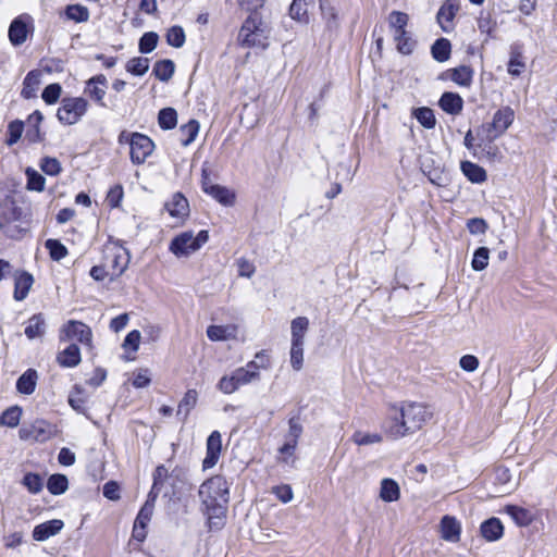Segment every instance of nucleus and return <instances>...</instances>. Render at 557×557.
Here are the masks:
<instances>
[{
	"label": "nucleus",
	"instance_id": "obj_1",
	"mask_svg": "<svg viewBox=\"0 0 557 557\" xmlns=\"http://www.w3.org/2000/svg\"><path fill=\"white\" fill-rule=\"evenodd\" d=\"M431 416V411L423 404L404 403L400 407L391 408L384 428L392 438L398 440L420 430Z\"/></svg>",
	"mask_w": 557,
	"mask_h": 557
},
{
	"label": "nucleus",
	"instance_id": "obj_2",
	"mask_svg": "<svg viewBox=\"0 0 557 557\" xmlns=\"http://www.w3.org/2000/svg\"><path fill=\"white\" fill-rule=\"evenodd\" d=\"M199 497L206 508L210 529H221L230 499V486L225 478L214 475L205 481L200 485Z\"/></svg>",
	"mask_w": 557,
	"mask_h": 557
},
{
	"label": "nucleus",
	"instance_id": "obj_3",
	"mask_svg": "<svg viewBox=\"0 0 557 557\" xmlns=\"http://www.w3.org/2000/svg\"><path fill=\"white\" fill-rule=\"evenodd\" d=\"M209 240V233L200 231L196 236L191 231L175 236L169 246L170 251L177 258L188 257L199 250Z\"/></svg>",
	"mask_w": 557,
	"mask_h": 557
},
{
	"label": "nucleus",
	"instance_id": "obj_4",
	"mask_svg": "<svg viewBox=\"0 0 557 557\" xmlns=\"http://www.w3.org/2000/svg\"><path fill=\"white\" fill-rule=\"evenodd\" d=\"M88 102L82 97L63 98L57 116L62 124L73 125L86 113Z\"/></svg>",
	"mask_w": 557,
	"mask_h": 557
},
{
	"label": "nucleus",
	"instance_id": "obj_5",
	"mask_svg": "<svg viewBox=\"0 0 557 557\" xmlns=\"http://www.w3.org/2000/svg\"><path fill=\"white\" fill-rule=\"evenodd\" d=\"M256 381V373L245 370L243 367L237 368L231 374L223 375L218 382V389L226 395L235 393L244 385H248Z\"/></svg>",
	"mask_w": 557,
	"mask_h": 557
},
{
	"label": "nucleus",
	"instance_id": "obj_6",
	"mask_svg": "<svg viewBox=\"0 0 557 557\" xmlns=\"http://www.w3.org/2000/svg\"><path fill=\"white\" fill-rule=\"evenodd\" d=\"M515 121V111L510 107H503L497 110L490 124L483 126L486 131V138L493 141L497 137L505 134Z\"/></svg>",
	"mask_w": 557,
	"mask_h": 557
},
{
	"label": "nucleus",
	"instance_id": "obj_7",
	"mask_svg": "<svg viewBox=\"0 0 557 557\" xmlns=\"http://www.w3.org/2000/svg\"><path fill=\"white\" fill-rule=\"evenodd\" d=\"M128 143L131 146V160L134 164H143L154 150L153 141L141 133H133Z\"/></svg>",
	"mask_w": 557,
	"mask_h": 557
},
{
	"label": "nucleus",
	"instance_id": "obj_8",
	"mask_svg": "<svg viewBox=\"0 0 557 557\" xmlns=\"http://www.w3.org/2000/svg\"><path fill=\"white\" fill-rule=\"evenodd\" d=\"M30 29H33V17L29 14L18 15L9 26L10 42L15 47L22 46L26 41Z\"/></svg>",
	"mask_w": 557,
	"mask_h": 557
},
{
	"label": "nucleus",
	"instance_id": "obj_9",
	"mask_svg": "<svg viewBox=\"0 0 557 557\" xmlns=\"http://www.w3.org/2000/svg\"><path fill=\"white\" fill-rule=\"evenodd\" d=\"M60 341H77L82 344H89L91 341V331L89 326L83 322L69 321L61 330Z\"/></svg>",
	"mask_w": 557,
	"mask_h": 557
},
{
	"label": "nucleus",
	"instance_id": "obj_10",
	"mask_svg": "<svg viewBox=\"0 0 557 557\" xmlns=\"http://www.w3.org/2000/svg\"><path fill=\"white\" fill-rule=\"evenodd\" d=\"M260 24L257 15H251L245 21L238 34V40L242 45L253 47L260 44L262 33Z\"/></svg>",
	"mask_w": 557,
	"mask_h": 557
},
{
	"label": "nucleus",
	"instance_id": "obj_11",
	"mask_svg": "<svg viewBox=\"0 0 557 557\" xmlns=\"http://www.w3.org/2000/svg\"><path fill=\"white\" fill-rule=\"evenodd\" d=\"M206 457L202 461L203 470L213 468L221 456L222 451V436L219 431H213L207 438Z\"/></svg>",
	"mask_w": 557,
	"mask_h": 557
},
{
	"label": "nucleus",
	"instance_id": "obj_12",
	"mask_svg": "<svg viewBox=\"0 0 557 557\" xmlns=\"http://www.w3.org/2000/svg\"><path fill=\"white\" fill-rule=\"evenodd\" d=\"M164 208L170 216L175 219L177 224L182 223L189 214L188 201L181 193L174 194L172 198L165 202Z\"/></svg>",
	"mask_w": 557,
	"mask_h": 557
},
{
	"label": "nucleus",
	"instance_id": "obj_13",
	"mask_svg": "<svg viewBox=\"0 0 557 557\" xmlns=\"http://www.w3.org/2000/svg\"><path fill=\"white\" fill-rule=\"evenodd\" d=\"M441 537L450 543H457L460 541L461 524L453 516H444L441 520Z\"/></svg>",
	"mask_w": 557,
	"mask_h": 557
},
{
	"label": "nucleus",
	"instance_id": "obj_14",
	"mask_svg": "<svg viewBox=\"0 0 557 557\" xmlns=\"http://www.w3.org/2000/svg\"><path fill=\"white\" fill-rule=\"evenodd\" d=\"M64 527V523L60 519H53L40 523L34 528L33 539L38 542H44L51 536L58 534Z\"/></svg>",
	"mask_w": 557,
	"mask_h": 557
},
{
	"label": "nucleus",
	"instance_id": "obj_15",
	"mask_svg": "<svg viewBox=\"0 0 557 557\" xmlns=\"http://www.w3.org/2000/svg\"><path fill=\"white\" fill-rule=\"evenodd\" d=\"M46 332L47 323L42 313H36L26 321L24 333L28 339L42 338Z\"/></svg>",
	"mask_w": 557,
	"mask_h": 557
},
{
	"label": "nucleus",
	"instance_id": "obj_16",
	"mask_svg": "<svg viewBox=\"0 0 557 557\" xmlns=\"http://www.w3.org/2000/svg\"><path fill=\"white\" fill-rule=\"evenodd\" d=\"M107 77L102 74L96 75L87 81L85 92L95 99L101 106H104L103 98L107 89Z\"/></svg>",
	"mask_w": 557,
	"mask_h": 557
},
{
	"label": "nucleus",
	"instance_id": "obj_17",
	"mask_svg": "<svg viewBox=\"0 0 557 557\" xmlns=\"http://www.w3.org/2000/svg\"><path fill=\"white\" fill-rule=\"evenodd\" d=\"M39 375L35 369H27L16 381V391L22 395H32L37 386Z\"/></svg>",
	"mask_w": 557,
	"mask_h": 557
},
{
	"label": "nucleus",
	"instance_id": "obj_18",
	"mask_svg": "<svg viewBox=\"0 0 557 557\" xmlns=\"http://www.w3.org/2000/svg\"><path fill=\"white\" fill-rule=\"evenodd\" d=\"M458 11V5L451 0H447L438 10L437 22L441 28L448 33L453 29V20Z\"/></svg>",
	"mask_w": 557,
	"mask_h": 557
},
{
	"label": "nucleus",
	"instance_id": "obj_19",
	"mask_svg": "<svg viewBox=\"0 0 557 557\" xmlns=\"http://www.w3.org/2000/svg\"><path fill=\"white\" fill-rule=\"evenodd\" d=\"M34 283L33 275L28 272H20L15 275L13 297L16 301L24 300Z\"/></svg>",
	"mask_w": 557,
	"mask_h": 557
},
{
	"label": "nucleus",
	"instance_id": "obj_20",
	"mask_svg": "<svg viewBox=\"0 0 557 557\" xmlns=\"http://www.w3.org/2000/svg\"><path fill=\"white\" fill-rule=\"evenodd\" d=\"M129 263L128 252L122 248L115 249L111 255L109 268L111 270V276L117 277L122 275L127 269Z\"/></svg>",
	"mask_w": 557,
	"mask_h": 557
},
{
	"label": "nucleus",
	"instance_id": "obj_21",
	"mask_svg": "<svg viewBox=\"0 0 557 557\" xmlns=\"http://www.w3.org/2000/svg\"><path fill=\"white\" fill-rule=\"evenodd\" d=\"M481 535L488 542L499 540L504 534V527L499 519L490 518L480 528Z\"/></svg>",
	"mask_w": 557,
	"mask_h": 557
},
{
	"label": "nucleus",
	"instance_id": "obj_22",
	"mask_svg": "<svg viewBox=\"0 0 557 557\" xmlns=\"http://www.w3.org/2000/svg\"><path fill=\"white\" fill-rule=\"evenodd\" d=\"M57 362L63 368H74L81 362V351L76 344H71L57 356Z\"/></svg>",
	"mask_w": 557,
	"mask_h": 557
},
{
	"label": "nucleus",
	"instance_id": "obj_23",
	"mask_svg": "<svg viewBox=\"0 0 557 557\" xmlns=\"http://www.w3.org/2000/svg\"><path fill=\"white\" fill-rule=\"evenodd\" d=\"M235 325H210L207 329V336L212 342L228 341L236 337Z\"/></svg>",
	"mask_w": 557,
	"mask_h": 557
},
{
	"label": "nucleus",
	"instance_id": "obj_24",
	"mask_svg": "<svg viewBox=\"0 0 557 557\" xmlns=\"http://www.w3.org/2000/svg\"><path fill=\"white\" fill-rule=\"evenodd\" d=\"M438 104L443 111L455 115L461 112L463 101L458 94L444 92L440 98Z\"/></svg>",
	"mask_w": 557,
	"mask_h": 557
},
{
	"label": "nucleus",
	"instance_id": "obj_25",
	"mask_svg": "<svg viewBox=\"0 0 557 557\" xmlns=\"http://www.w3.org/2000/svg\"><path fill=\"white\" fill-rule=\"evenodd\" d=\"M400 497L398 483L393 479H383L380 487V498L385 503H393Z\"/></svg>",
	"mask_w": 557,
	"mask_h": 557
},
{
	"label": "nucleus",
	"instance_id": "obj_26",
	"mask_svg": "<svg viewBox=\"0 0 557 557\" xmlns=\"http://www.w3.org/2000/svg\"><path fill=\"white\" fill-rule=\"evenodd\" d=\"M309 329V319L306 317H297L292 320L290 334L292 343L305 344V335Z\"/></svg>",
	"mask_w": 557,
	"mask_h": 557
},
{
	"label": "nucleus",
	"instance_id": "obj_27",
	"mask_svg": "<svg viewBox=\"0 0 557 557\" xmlns=\"http://www.w3.org/2000/svg\"><path fill=\"white\" fill-rule=\"evenodd\" d=\"M198 401V393L196 389H188L178 404L176 414L185 421L189 412L195 408Z\"/></svg>",
	"mask_w": 557,
	"mask_h": 557
},
{
	"label": "nucleus",
	"instance_id": "obj_28",
	"mask_svg": "<svg viewBox=\"0 0 557 557\" xmlns=\"http://www.w3.org/2000/svg\"><path fill=\"white\" fill-rule=\"evenodd\" d=\"M320 9L326 28L330 30L337 29L339 27V20L336 9L327 0H320Z\"/></svg>",
	"mask_w": 557,
	"mask_h": 557
},
{
	"label": "nucleus",
	"instance_id": "obj_29",
	"mask_svg": "<svg viewBox=\"0 0 557 557\" xmlns=\"http://www.w3.org/2000/svg\"><path fill=\"white\" fill-rule=\"evenodd\" d=\"M461 171L465 176L472 183H483L486 181L485 170L470 161L461 162Z\"/></svg>",
	"mask_w": 557,
	"mask_h": 557
},
{
	"label": "nucleus",
	"instance_id": "obj_30",
	"mask_svg": "<svg viewBox=\"0 0 557 557\" xmlns=\"http://www.w3.org/2000/svg\"><path fill=\"white\" fill-rule=\"evenodd\" d=\"M40 84V73L38 71H30L23 82L22 97L30 99L36 97L38 86Z\"/></svg>",
	"mask_w": 557,
	"mask_h": 557
},
{
	"label": "nucleus",
	"instance_id": "obj_31",
	"mask_svg": "<svg viewBox=\"0 0 557 557\" xmlns=\"http://www.w3.org/2000/svg\"><path fill=\"white\" fill-rule=\"evenodd\" d=\"M206 194L210 195L216 201L224 206H232L234 203V194L226 187L220 185H210L206 187Z\"/></svg>",
	"mask_w": 557,
	"mask_h": 557
},
{
	"label": "nucleus",
	"instance_id": "obj_32",
	"mask_svg": "<svg viewBox=\"0 0 557 557\" xmlns=\"http://www.w3.org/2000/svg\"><path fill=\"white\" fill-rule=\"evenodd\" d=\"M158 497H156L154 492L149 493L147 500L145 502L144 506L139 510L135 523L140 524L141 527H147L149 521L151 520L153 509H154V503Z\"/></svg>",
	"mask_w": 557,
	"mask_h": 557
},
{
	"label": "nucleus",
	"instance_id": "obj_33",
	"mask_svg": "<svg viewBox=\"0 0 557 557\" xmlns=\"http://www.w3.org/2000/svg\"><path fill=\"white\" fill-rule=\"evenodd\" d=\"M175 65L172 60L165 59L157 61L153 65V74L161 82H168L172 78Z\"/></svg>",
	"mask_w": 557,
	"mask_h": 557
},
{
	"label": "nucleus",
	"instance_id": "obj_34",
	"mask_svg": "<svg viewBox=\"0 0 557 557\" xmlns=\"http://www.w3.org/2000/svg\"><path fill=\"white\" fill-rule=\"evenodd\" d=\"M451 45L448 39L440 38L431 47V53L437 62H445L449 59Z\"/></svg>",
	"mask_w": 557,
	"mask_h": 557
},
{
	"label": "nucleus",
	"instance_id": "obj_35",
	"mask_svg": "<svg viewBox=\"0 0 557 557\" xmlns=\"http://www.w3.org/2000/svg\"><path fill=\"white\" fill-rule=\"evenodd\" d=\"M199 128V122L196 120H190L180 127L181 143L184 147L189 146L196 139Z\"/></svg>",
	"mask_w": 557,
	"mask_h": 557
},
{
	"label": "nucleus",
	"instance_id": "obj_36",
	"mask_svg": "<svg viewBox=\"0 0 557 557\" xmlns=\"http://www.w3.org/2000/svg\"><path fill=\"white\" fill-rule=\"evenodd\" d=\"M450 78L459 86L469 87L473 78V71L470 66L460 65L450 71Z\"/></svg>",
	"mask_w": 557,
	"mask_h": 557
},
{
	"label": "nucleus",
	"instance_id": "obj_37",
	"mask_svg": "<svg viewBox=\"0 0 557 557\" xmlns=\"http://www.w3.org/2000/svg\"><path fill=\"white\" fill-rule=\"evenodd\" d=\"M46 426L47 424L45 421H36L32 425L30 430H21V437L25 440L33 438L37 442H44L49 437V434L46 431Z\"/></svg>",
	"mask_w": 557,
	"mask_h": 557
},
{
	"label": "nucleus",
	"instance_id": "obj_38",
	"mask_svg": "<svg viewBox=\"0 0 557 557\" xmlns=\"http://www.w3.org/2000/svg\"><path fill=\"white\" fill-rule=\"evenodd\" d=\"M412 115L417 121L425 128L432 129L436 125V119L432 109L428 107H421L413 109Z\"/></svg>",
	"mask_w": 557,
	"mask_h": 557
},
{
	"label": "nucleus",
	"instance_id": "obj_39",
	"mask_svg": "<svg viewBox=\"0 0 557 557\" xmlns=\"http://www.w3.org/2000/svg\"><path fill=\"white\" fill-rule=\"evenodd\" d=\"M25 175L27 177L26 187H27L28 190H34V191L40 193V191H42L45 189L46 180L35 169L27 168L25 170Z\"/></svg>",
	"mask_w": 557,
	"mask_h": 557
},
{
	"label": "nucleus",
	"instance_id": "obj_40",
	"mask_svg": "<svg viewBox=\"0 0 557 557\" xmlns=\"http://www.w3.org/2000/svg\"><path fill=\"white\" fill-rule=\"evenodd\" d=\"M394 40L396 41L397 50L403 54H410L416 48V40L406 30L404 35L400 33L394 34Z\"/></svg>",
	"mask_w": 557,
	"mask_h": 557
},
{
	"label": "nucleus",
	"instance_id": "obj_41",
	"mask_svg": "<svg viewBox=\"0 0 557 557\" xmlns=\"http://www.w3.org/2000/svg\"><path fill=\"white\" fill-rule=\"evenodd\" d=\"M22 416V409L18 406H12L4 410L0 416V424L9 428L18 425Z\"/></svg>",
	"mask_w": 557,
	"mask_h": 557
},
{
	"label": "nucleus",
	"instance_id": "obj_42",
	"mask_svg": "<svg viewBox=\"0 0 557 557\" xmlns=\"http://www.w3.org/2000/svg\"><path fill=\"white\" fill-rule=\"evenodd\" d=\"M408 21V14L400 11H393L388 17V23L391 28L393 29V34L400 33V35H404V32H406Z\"/></svg>",
	"mask_w": 557,
	"mask_h": 557
},
{
	"label": "nucleus",
	"instance_id": "obj_43",
	"mask_svg": "<svg viewBox=\"0 0 557 557\" xmlns=\"http://www.w3.org/2000/svg\"><path fill=\"white\" fill-rule=\"evenodd\" d=\"M69 481L64 474H52L47 482L48 491L53 495L63 494L67 490Z\"/></svg>",
	"mask_w": 557,
	"mask_h": 557
},
{
	"label": "nucleus",
	"instance_id": "obj_44",
	"mask_svg": "<svg viewBox=\"0 0 557 557\" xmlns=\"http://www.w3.org/2000/svg\"><path fill=\"white\" fill-rule=\"evenodd\" d=\"M159 126L162 129H172L177 123V113L173 108H164L158 114Z\"/></svg>",
	"mask_w": 557,
	"mask_h": 557
},
{
	"label": "nucleus",
	"instance_id": "obj_45",
	"mask_svg": "<svg viewBox=\"0 0 557 557\" xmlns=\"http://www.w3.org/2000/svg\"><path fill=\"white\" fill-rule=\"evenodd\" d=\"M45 247L48 249L50 258L60 261L67 256V248L58 239H47Z\"/></svg>",
	"mask_w": 557,
	"mask_h": 557
},
{
	"label": "nucleus",
	"instance_id": "obj_46",
	"mask_svg": "<svg viewBox=\"0 0 557 557\" xmlns=\"http://www.w3.org/2000/svg\"><path fill=\"white\" fill-rule=\"evenodd\" d=\"M256 359H261V362L257 360L249 361L245 367V370H249L256 373V381L260 380V370L268 369L270 367L269 356L264 351H259L256 354Z\"/></svg>",
	"mask_w": 557,
	"mask_h": 557
},
{
	"label": "nucleus",
	"instance_id": "obj_47",
	"mask_svg": "<svg viewBox=\"0 0 557 557\" xmlns=\"http://www.w3.org/2000/svg\"><path fill=\"white\" fill-rule=\"evenodd\" d=\"M65 14L69 20L77 23L86 22L89 18V11L86 7L81 4H70L65 9Z\"/></svg>",
	"mask_w": 557,
	"mask_h": 557
},
{
	"label": "nucleus",
	"instance_id": "obj_48",
	"mask_svg": "<svg viewBox=\"0 0 557 557\" xmlns=\"http://www.w3.org/2000/svg\"><path fill=\"white\" fill-rule=\"evenodd\" d=\"M149 70L147 58H133L126 63V71L136 76H143Z\"/></svg>",
	"mask_w": 557,
	"mask_h": 557
},
{
	"label": "nucleus",
	"instance_id": "obj_49",
	"mask_svg": "<svg viewBox=\"0 0 557 557\" xmlns=\"http://www.w3.org/2000/svg\"><path fill=\"white\" fill-rule=\"evenodd\" d=\"M490 250L486 247H479L471 261V267L474 271H483L488 265Z\"/></svg>",
	"mask_w": 557,
	"mask_h": 557
},
{
	"label": "nucleus",
	"instance_id": "obj_50",
	"mask_svg": "<svg viewBox=\"0 0 557 557\" xmlns=\"http://www.w3.org/2000/svg\"><path fill=\"white\" fill-rule=\"evenodd\" d=\"M308 0H293L289 7V15L299 22H307Z\"/></svg>",
	"mask_w": 557,
	"mask_h": 557
},
{
	"label": "nucleus",
	"instance_id": "obj_51",
	"mask_svg": "<svg viewBox=\"0 0 557 557\" xmlns=\"http://www.w3.org/2000/svg\"><path fill=\"white\" fill-rule=\"evenodd\" d=\"M351 441L358 446L372 445L382 442V436L379 433H364L356 431Z\"/></svg>",
	"mask_w": 557,
	"mask_h": 557
},
{
	"label": "nucleus",
	"instance_id": "obj_52",
	"mask_svg": "<svg viewBox=\"0 0 557 557\" xmlns=\"http://www.w3.org/2000/svg\"><path fill=\"white\" fill-rule=\"evenodd\" d=\"M158 40H159V37H158L157 33H154V32L145 33L139 39V45H138L139 51L141 53H150L151 51H153L156 49V47L158 45Z\"/></svg>",
	"mask_w": 557,
	"mask_h": 557
},
{
	"label": "nucleus",
	"instance_id": "obj_53",
	"mask_svg": "<svg viewBox=\"0 0 557 557\" xmlns=\"http://www.w3.org/2000/svg\"><path fill=\"white\" fill-rule=\"evenodd\" d=\"M304 345L292 343L290 345V366L295 371H299L304 366Z\"/></svg>",
	"mask_w": 557,
	"mask_h": 557
},
{
	"label": "nucleus",
	"instance_id": "obj_54",
	"mask_svg": "<svg viewBox=\"0 0 557 557\" xmlns=\"http://www.w3.org/2000/svg\"><path fill=\"white\" fill-rule=\"evenodd\" d=\"M18 219L17 210L15 207L7 208L3 211V216H0V230H2L7 235L13 236V233L10 230V223L12 221H16Z\"/></svg>",
	"mask_w": 557,
	"mask_h": 557
},
{
	"label": "nucleus",
	"instance_id": "obj_55",
	"mask_svg": "<svg viewBox=\"0 0 557 557\" xmlns=\"http://www.w3.org/2000/svg\"><path fill=\"white\" fill-rule=\"evenodd\" d=\"M168 476H169V470L162 465L158 466L153 473V483H152V487L149 493L154 492L156 497H158L160 494L161 487H162L164 481L168 479Z\"/></svg>",
	"mask_w": 557,
	"mask_h": 557
},
{
	"label": "nucleus",
	"instance_id": "obj_56",
	"mask_svg": "<svg viewBox=\"0 0 557 557\" xmlns=\"http://www.w3.org/2000/svg\"><path fill=\"white\" fill-rule=\"evenodd\" d=\"M23 485L29 493L38 494L42 490L44 483L39 474L27 473L23 478Z\"/></svg>",
	"mask_w": 557,
	"mask_h": 557
},
{
	"label": "nucleus",
	"instance_id": "obj_57",
	"mask_svg": "<svg viewBox=\"0 0 557 557\" xmlns=\"http://www.w3.org/2000/svg\"><path fill=\"white\" fill-rule=\"evenodd\" d=\"M40 169L41 171L50 176H55L60 174L62 166L58 159L45 157L40 161Z\"/></svg>",
	"mask_w": 557,
	"mask_h": 557
},
{
	"label": "nucleus",
	"instance_id": "obj_58",
	"mask_svg": "<svg viewBox=\"0 0 557 557\" xmlns=\"http://www.w3.org/2000/svg\"><path fill=\"white\" fill-rule=\"evenodd\" d=\"M166 41L170 46L181 48L185 44V33L182 27L173 26L168 30Z\"/></svg>",
	"mask_w": 557,
	"mask_h": 557
},
{
	"label": "nucleus",
	"instance_id": "obj_59",
	"mask_svg": "<svg viewBox=\"0 0 557 557\" xmlns=\"http://www.w3.org/2000/svg\"><path fill=\"white\" fill-rule=\"evenodd\" d=\"M302 431L304 429L299 418H290L288 420V432L286 434V440L293 442V444H298V440L301 436Z\"/></svg>",
	"mask_w": 557,
	"mask_h": 557
},
{
	"label": "nucleus",
	"instance_id": "obj_60",
	"mask_svg": "<svg viewBox=\"0 0 557 557\" xmlns=\"http://www.w3.org/2000/svg\"><path fill=\"white\" fill-rule=\"evenodd\" d=\"M506 512L519 524L525 525L530 521V516L528 510L518 506H507Z\"/></svg>",
	"mask_w": 557,
	"mask_h": 557
},
{
	"label": "nucleus",
	"instance_id": "obj_61",
	"mask_svg": "<svg viewBox=\"0 0 557 557\" xmlns=\"http://www.w3.org/2000/svg\"><path fill=\"white\" fill-rule=\"evenodd\" d=\"M86 398L84 396L83 389L79 386L74 387V392L71 393L69 397V404L70 406L78 411L82 412L85 408Z\"/></svg>",
	"mask_w": 557,
	"mask_h": 557
},
{
	"label": "nucleus",
	"instance_id": "obj_62",
	"mask_svg": "<svg viewBox=\"0 0 557 557\" xmlns=\"http://www.w3.org/2000/svg\"><path fill=\"white\" fill-rule=\"evenodd\" d=\"M62 88L59 84H50L42 91V99L47 104H53L61 96Z\"/></svg>",
	"mask_w": 557,
	"mask_h": 557
},
{
	"label": "nucleus",
	"instance_id": "obj_63",
	"mask_svg": "<svg viewBox=\"0 0 557 557\" xmlns=\"http://www.w3.org/2000/svg\"><path fill=\"white\" fill-rule=\"evenodd\" d=\"M23 129H24L23 122H21V121L11 122L8 127L9 138L7 139V144L12 146L15 143H17L22 136Z\"/></svg>",
	"mask_w": 557,
	"mask_h": 557
},
{
	"label": "nucleus",
	"instance_id": "obj_64",
	"mask_svg": "<svg viewBox=\"0 0 557 557\" xmlns=\"http://www.w3.org/2000/svg\"><path fill=\"white\" fill-rule=\"evenodd\" d=\"M124 191L122 185H115L107 194V202L111 208H117L123 199Z\"/></svg>",
	"mask_w": 557,
	"mask_h": 557
}]
</instances>
